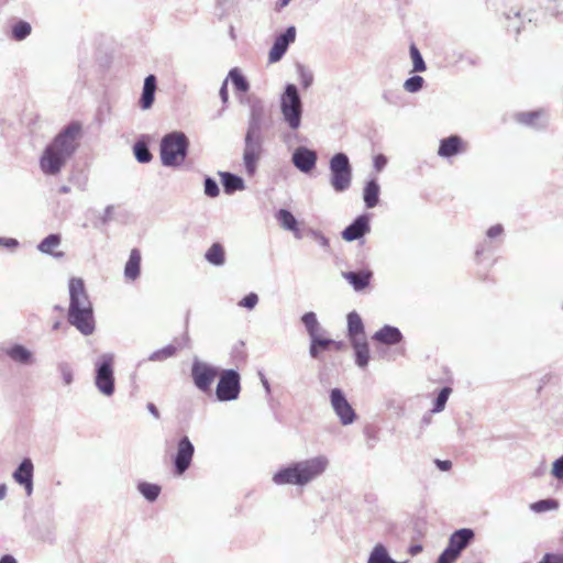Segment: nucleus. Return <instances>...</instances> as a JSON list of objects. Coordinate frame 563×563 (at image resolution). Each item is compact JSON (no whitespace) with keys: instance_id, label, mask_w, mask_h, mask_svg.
Segmentation results:
<instances>
[{"instance_id":"24","label":"nucleus","mask_w":563,"mask_h":563,"mask_svg":"<svg viewBox=\"0 0 563 563\" xmlns=\"http://www.w3.org/2000/svg\"><path fill=\"white\" fill-rule=\"evenodd\" d=\"M347 338L350 342L365 338V327L361 316L356 311L347 313Z\"/></svg>"},{"instance_id":"25","label":"nucleus","mask_w":563,"mask_h":563,"mask_svg":"<svg viewBox=\"0 0 563 563\" xmlns=\"http://www.w3.org/2000/svg\"><path fill=\"white\" fill-rule=\"evenodd\" d=\"M141 252L139 249H132L124 266V277L126 280L134 282L141 275Z\"/></svg>"},{"instance_id":"45","label":"nucleus","mask_w":563,"mask_h":563,"mask_svg":"<svg viewBox=\"0 0 563 563\" xmlns=\"http://www.w3.org/2000/svg\"><path fill=\"white\" fill-rule=\"evenodd\" d=\"M424 79L419 75H413L406 79L404 82V89L408 92L415 93L423 88Z\"/></svg>"},{"instance_id":"38","label":"nucleus","mask_w":563,"mask_h":563,"mask_svg":"<svg viewBox=\"0 0 563 563\" xmlns=\"http://www.w3.org/2000/svg\"><path fill=\"white\" fill-rule=\"evenodd\" d=\"M451 393H452L451 387H448V386L442 387L433 400V407L431 409V412L439 413V412L443 411Z\"/></svg>"},{"instance_id":"32","label":"nucleus","mask_w":563,"mask_h":563,"mask_svg":"<svg viewBox=\"0 0 563 563\" xmlns=\"http://www.w3.org/2000/svg\"><path fill=\"white\" fill-rule=\"evenodd\" d=\"M228 81L230 80L233 85V88L238 92H247L250 90V82L246 77L242 74L241 69L238 67H233L229 70L227 76Z\"/></svg>"},{"instance_id":"8","label":"nucleus","mask_w":563,"mask_h":563,"mask_svg":"<svg viewBox=\"0 0 563 563\" xmlns=\"http://www.w3.org/2000/svg\"><path fill=\"white\" fill-rule=\"evenodd\" d=\"M330 184L335 192L346 191L352 183V165L349 156L343 153L334 154L329 162Z\"/></svg>"},{"instance_id":"18","label":"nucleus","mask_w":563,"mask_h":563,"mask_svg":"<svg viewBox=\"0 0 563 563\" xmlns=\"http://www.w3.org/2000/svg\"><path fill=\"white\" fill-rule=\"evenodd\" d=\"M309 354L313 360H321V353L328 352L331 350L341 351L344 347V343L342 341H335L330 338H323L320 333L309 338Z\"/></svg>"},{"instance_id":"3","label":"nucleus","mask_w":563,"mask_h":563,"mask_svg":"<svg viewBox=\"0 0 563 563\" xmlns=\"http://www.w3.org/2000/svg\"><path fill=\"white\" fill-rule=\"evenodd\" d=\"M69 306L67 322L82 335H91L96 330L92 302L82 278L71 277L68 282Z\"/></svg>"},{"instance_id":"57","label":"nucleus","mask_w":563,"mask_h":563,"mask_svg":"<svg viewBox=\"0 0 563 563\" xmlns=\"http://www.w3.org/2000/svg\"><path fill=\"white\" fill-rule=\"evenodd\" d=\"M219 97L223 104H227L229 101V91H228V78H225L220 87Z\"/></svg>"},{"instance_id":"9","label":"nucleus","mask_w":563,"mask_h":563,"mask_svg":"<svg viewBox=\"0 0 563 563\" xmlns=\"http://www.w3.org/2000/svg\"><path fill=\"white\" fill-rule=\"evenodd\" d=\"M475 540V531L471 528H461L450 536L448 545L440 553L437 563H454Z\"/></svg>"},{"instance_id":"10","label":"nucleus","mask_w":563,"mask_h":563,"mask_svg":"<svg viewBox=\"0 0 563 563\" xmlns=\"http://www.w3.org/2000/svg\"><path fill=\"white\" fill-rule=\"evenodd\" d=\"M221 371L219 367L194 357L190 368V377L195 387L201 393L209 395L212 391V384L219 377Z\"/></svg>"},{"instance_id":"44","label":"nucleus","mask_w":563,"mask_h":563,"mask_svg":"<svg viewBox=\"0 0 563 563\" xmlns=\"http://www.w3.org/2000/svg\"><path fill=\"white\" fill-rule=\"evenodd\" d=\"M203 194L209 198H217L220 195V187L213 177L208 175L205 176Z\"/></svg>"},{"instance_id":"37","label":"nucleus","mask_w":563,"mask_h":563,"mask_svg":"<svg viewBox=\"0 0 563 563\" xmlns=\"http://www.w3.org/2000/svg\"><path fill=\"white\" fill-rule=\"evenodd\" d=\"M137 490L147 501L154 503L157 500L162 488L157 484L140 482L137 484Z\"/></svg>"},{"instance_id":"29","label":"nucleus","mask_w":563,"mask_h":563,"mask_svg":"<svg viewBox=\"0 0 563 563\" xmlns=\"http://www.w3.org/2000/svg\"><path fill=\"white\" fill-rule=\"evenodd\" d=\"M366 563H406L391 558L388 549L383 543H377L371 550Z\"/></svg>"},{"instance_id":"6","label":"nucleus","mask_w":563,"mask_h":563,"mask_svg":"<svg viewBox=\"0 0 563 563\" xmlns=\"http://www.w3.org/2000/svg\"><path fill=\"white\" fill-rule=\"evenodd\" d=\"M279 110L283 123L291 131L301 126L303 102L300 91L295 84H286L279 96Z\"/></svg>"},{"instance_id":"5","label":"nucleus","mask_w":563,"mask_h":563,"mask_svg":"<svg viewBox=\"0 0 563 563\" xmlns=\"http://www.w3.org/2000/svg\"><path fill=\"white\" fill-rule=\"evenodd\" d=\"M190 142L181 131L166 133L159 143V157L164 167H180L189 153Z\"/></svg>"},{"instance_id":"56","label":"nucleus","mask_w":563,"mask_h":563,"mask_svg":"<svg viewBox=\"0 0 563 563\" xmlns=\"http://www.w3.org/2000/svg\"><path fill=\"white\" fill-rule=\"evenodd\" d=\"M382 97L386 102L390 104H398L400 100L399 93L393 90H385Z\"/></svg>"},{"instance_id":"59","label":"nucleus","mask_w":563,"mask_h":563,"mask_svg":"<svg viewBox=\"0 0 563 563\" xmlns=\"http://www.w3.org/2000/svg\"><path fill=\"white\" fill-rule=\"evenodd\" d=\"M434 464L442 472H448L452 467V462L449 461V460H439V459H437V460H434Z\"/></svg>"},{"instance_id":"43","label":"nucleus","mask_w":563,"mask_h":563,"mask_svg":"<svg viewBox=\"0 0 563 563\" xmlns=\"http://www.w3.org/2000/svg\"><path fill=\"white\" fill-rule=\"evenodd\" d=\"M177 352V349L173 344H168L164 346L163 349L156 350L153 353L150 354L148 361L152 362H161L164 360H167L172 356H174Z\"/></svg>"},{"instance_id":"17","label":"nucleus","mask_w":563,"mask_h":563,"mask_svg":"<svg viewBox=\"0 0 563 563\" xmlns=\"http://www.w3.org/2000/svg\"><path fill=\"white\" fill-rule=\"evenodd\" d=\"M12 477L15 483L24 488L26 496H31L33 494L34 464L30 457H24L20 462L12 473Z\"/></svg>"},{"instance_id":"22","label":"nucleus","mask_w":563,"mask_h":563,"mask_svg":"<svg viewBox=\"0 0 563 563\" xmlns=\"http://www.w3.org/2000/svg\"><path fill=\"white\" fill-rule=\"evenodd\" d=\"M157 90V78L155 75L150 74L145 77L142 93L139 100L140 108L142 110H148L152 108L155 101V93Z\"/></svg>"},{"instance_id":"28","label":"nucleus","mask_w":563,"mask_h":563,"mask_svg":"<svg viewBox=\"0 0 563 563\" xmlns=\"http://www.w3.org/2000/svg\"><path fill=\"white\" fill-rule=\"evenodd\" d=\"M355 355V364L365 368L369 362V345L366 338H362V340L350 342Z\"/></svg>"},{"instance_id":"53","label":"nucleus","mask_w":563,"mask_h":563,"mask_svg":"<svg viewBox=\"0 0 563 563\" xmlns=\"http://www.w3.org/2000/svg\"><path fill=\"white\" fill-rule=\"evenodd\" d=\"M19 241L14 238L0 236V246L10 251H15L19 246Z\"/></svg>"},{"instance_id":"30","label":"nucleus","mask_w":563,"mask_h":563,"mask_svg":"<svg viewBox=\"0 0 563 563\" xmlns=\"http://www.w3.org/2000/svg\"><path fill=\"white\" fill-rule=\"evenodd\" d=\"M225 250L224 246L219 243L214 242L211 244V246L206 251L205 253V260L213 266L220 267L225 264Z\"/></svg>"},{"instance_id":"47","label":"nucleus","mask_w":563,"mask_h":563,"mask_svg":"<svg viewBox=\"0 0 563 563\" xmlns=\"http://www.w3.org/2000/svg\"><path fill=\"white\" fill-rule=\"evenodd\" d=\"M58 372L65 385H70L74 382V373L70 364L67 362H60L57 365Z\"/></svg>"},{"instance_id":"20","label":"nucleus","mask_w":563,"mask_h":563,"mask_svg":"<svg viewBox=\"0 0 563 563\" xmlns=\"http://www.w3.org/2000/svg\"><path fill=\"white\" fill-rule=\"evenodd\" d=\"M342 277L352 286L355 291L360 292L369 286L373 278V272L368 268L342 272Z\"/></svg>"},{"instance_id":"12","label":"nucleus","mask_w":563,"mask_h":563,"mask_svg":"<svg viewBox=\"0 0 563 563\" xmlns=\"http://www.w3.org/2000/svg\"><path fill=\"white\" fill-rule=\"evenodd\" d=\"M329 400L333 412L342 426H350L356 421L357 413L341 388H332L329 391Z\"/></svg>"},{"instance_id":"50","label":"nucleus","mask_w":563,"mask_h":563,"mask_svg":"<svg viewBox=\"0 0 563 563\" xmlns=\"http://www.w3.org/2000/svg\"><path fill=\"white\" fill-rule=\"evenodd\" d=\"M506 19L510 20L512 18L518 19L520 21L528 20V22L532 21V16L529 13H522L520 9L510 8L508 12L505 13Z\"/></svg>"},{"instance_id":"13","label":"nucleus","mask_w":563,"mask_h":563,"mask_svg":"<svg viewBox=\"0 0 563 563\" xmlns=\"http://www.w3.org/2000/svg\"><path fill=\"white\" fill-rule=\"evenodd\" d=\"M195 445L187 435H183L176 448V453L172 459L173 472L176 476L184 475L192 463Z\"/></svg>"},{"instance_id":"15","label":"nucleus","mask_w":563,"mask_h":563,"mask_svg":"<svg viewBox=\"0 0 563 563\" xmlns=\"http://www.w3.org/2000/svg\"><path fill=\"white\" fill-rule=\"evenodd\" d=\"M318 154L314 150L300 145L291 154V163L303 174H310L317 166Z\"/></svg>"},{"instance_id":"36","label":"nucleus","mask_w":563,"mask_h":563,"mask_svg":"<svg viewBox=\"0 0 563 563\" xmlns=\"http://www.w3.org/2000/svg\"><path fill=\"white\" fill-rule=\"evenodd\" d=\"M301 323L303 324L309 338L320 333L322 328L318 321L317 314L312 311L306 312L300 318Z\"/></svg>"},{"instance_id":"26","label":"nucleus","mask_w":563,"mask_h":563,"mask_svg":"<svg viewBox=\"0 0 563 563\" xmlns=\"http://www.w3.org/2000/svg\"><path fill=\"white\" fill-rule=\"evenodd\" d=\"M223 190L227 195H233L235 191L245 189L244 179L230 172H219Z\"/></svg>"},{"instance_id":"34","label":"nucleus","mask_w":563,"mask_h":563,"mask_svg":"<svg viewBox=\"0 0 563 563\" xmlns=\"http://www.w3.org/2000/svg\"><path fill=\"white\" fill-rule=\"evenodd\" d=\"M133 154L135 159L141 164H147L153 159V155L150 151L148 142L141 137L133 145Z\"/></svg>"},{"instance_id":"51","label":"nucleus","mask_w":563,"mask_h":563,"mask_svg":"<svg viewBox=\"0 0 563 563\" xmlns=\"http://www.w3.org/2000/svg\"><path fill=\"white\" fill-rule=\"evenodd\" d=\"M551 474L556 479L563 482V455L558 457L552 465Z\"/></svg>"},{"instance_id":"61","label":"nucleus","mask_w":563,"mask_h":563,"mask_svg":"<svg viewBox=\"0 0 563 563\" xmlns=\"http://www.w3.org/2000/svg\"><path fill=\"white\" fill-rule=\"evenodd\" d=\"M432 413L433 412L430 411V412H427V413L423 415V417L421 418V421H420L421 428L428 427L431 423V421H432Z\"/></svg>"},{"instance_id":"41","label":"nucleus","mask_w":563,"mask_h":563,"mask_svg":"<svg viewBox=\"0 0 563 563\" xmlns=\"http://www.w3.org/2000/svg\"><path fill=\"white\" fill-rule=\"evenodd\" d=\"M409 54L412 60V70L416 73H422L427 69V65L424 63V59L419 51V48L416 46V44H411L409 47Z\"/></svg>"},{"instance_id":"46","label":"nucleus","mask_w":563,"mask_h":563,"mask_svg":"<svg viewBox=\"0 0 563 563\" xmlns=\"http://www.w3.org/2000/svg\"><path fill=\"white\" fill-rule=\"evenodd\" d=\"M540 115H541L540 111L520 112L516 115V119L521 124H525L528 126H534L536 121L540 118Z\"/></svg>"},{"instance_id":"54","label":"nucleus","mask_w":563,"mask_h":563,"mask_svg":"<svg viewBox=\"0 0 563 563\" xmlns=\"http://www.w3.org/2000/svg\"><path fill=\"white\" fill-rule=\"evenodd\" d=\"M387 157L384 154H377L373 158V165L376 172H382L387 165Z\"/></svg>"},{"instance_id":"58","label":"nucleus","mask_w":563,"mask_h":563,"mask_svg":"<svg viewBox=\"0 0 563 563\" xmlns=\"http://www.w3.org/2000/svg\"><path fill=\"white\" fill-rule=\"evenodd\" d=\"M113 209H114V207L112 205H109L104 208L103 214L100 218V221L102 224H108L111 221Z\"/></svg>"},{"instance_id":"42","label":"nucleus","mask_w":563,"mask_h":563,"mask_svg":"<svg viewBox=\"0 0 563 563\" xmlns=\"http://www.w3.org/2000/svg\"><path fill=\"white\" fill-rule=\"evenodd\" d=\"M559 508V501L554 498L540 499L530 505V509L537 514Z\"/></svg>"},{"instance_id":"64","label":"nucleus","mask_w":563,"mask_h":563,"mask_svg":"<svg viewBox=\"0 0 563 563\" xmlns=\"http://www.w3.org/2000/svg\"><path fill=\"white\" fill-rule=\"evenodd\" d=\"M460 59L461 60L465 59L470 65H473V66L477 65V57L461 55Z\"/></svg>"},{"instance_id":"31","label":"nucleus","mask_w":563,"mask_h":563,"mask_svg":"<svg viewBox=\"0 0 563 563\" xmlns=\"http://www.w3.org/2000/svg\"><path fill=\"white\" fill-rule=\"evenodd\" d=\"M275 219L279 225L287 231L297 232L298 221L295 216L288 209H279L275 212Z\"/></svg>"},{"instance_id":"62","label":"nucleus","mask_w":563,"mask_h":563,"mask_svg":"<svg viewBox=\"0 0 563 563\" xmlns=\"http://www.w3.org/2000/svg\"><path fill=\"white\" fill-rule=\"evenodd\" d=\"M0 563H18V562L13 555L4 554L0 558Z\"/></svg>"},{"instance_id":"33","label":"nucleus","mask_w":563,"mask_h":563,"mask_svg":"<svg viewBox=\"0 0 563 563\" xmlns=\"http://www.w3.org/2000/svg\"><path fill=\"white\" fill-rule=\"evenodd\" d=\"M62 242V238L57 233L48 234L46 238H44L37 245V250L41 253L53 255L55 257L63 256V253H53V249L57 247Z\"/></svg>"},{"instance_id":"4","label":"nucleus","mask_w":563,"mask_h":563,"mask_svg":"<svg viewBox=\"0 0 563 563\" xmlns=\"http://www.w3.org/2000/svg\"><path fill=\"white\" fill-rule=\"evenodd\" d=\"M329 464L325 456L319 455L299 462H292L279 468L273 475L276 485L305 486L320 476Z\"/></svg>"},{"instance_id":"39","label":"nucleus","mask_w":563,"mask_h":563,"mask_svg":"<svg viewBox=\"0 0 563 563\" xmlns=\"http://www.w3.org/2000/svg\"><path fill=\"white\" fill-rule=\"evenodd\" d=\"M296 71L303 89H308L313 84V73L301 63L296 64Z\"/></svg>"},{"instance_id":"49","label":"nucleus","mask_w":563,"mask_h":563,"mask_svg":"<svg viewBox=\"0 0 563 563\" xmlns=\"http://www.w3.org/2000/svg\"><path fill=\"white\" fill-rule=\"evenodd\" d=\"M258 303V296L255 292H250L246 296H244L240 301L239 306L246 308L249 310H253L256 305Z\"/></svg>"},{"instance_id":"16","label":"nucleus","mask_w":563,"mask_h":563,"mask_svg":"<svg viewBox=\"0 0 563 563\" xmlns=\"http://www.w3.org/2000/svg\"><path fill=\"white\" fill-rule=\"evenodd\" d=\"M371 232V214L362 213L357 216L341 233L346 242H353L364 238Z\"/></svg>"},{"instance_id":"7","label":"nucleus","mask_w":563,"mask_h":563,"mask_svg":"<svg viewBox=\"0 0 563 563\" xmlns=\"http://www.w3.org/2000/svg\"><path fill=\"white\" fill-rule=\"evenodd\" d=\"M93 383L98 391L104 397L114 395V355L112 353H103L95 361Z\"/></svg>"},{"instance_id":"19","label":"nucleus","mask_w":563,"mask_h":563,"mask_svg":"<svg viewBox=\"0 0 563 563\" xmlns=\"http://www.w3.org/2000/svg\"><path fill=\"white\" fill-rule=\"evenodd\" d=\"M464 152V142L460 135L453 134L440 140L438 155L451 158Z\"/></svg>"},{"instance_id":"63","label":"nucleus","mask_w":563,"mask_h":563,"mask_svg":"<svg viewBox=\"0 0 563 563\" xmlns=\"http://www.w3.org/2000/svg\"><path fill=\"white\" fill-rule=\"evenodd\" d=\"M290 0H278L275 4V10L277 12L282 11L285 7L289 4Z\"/></svg>"},{"instance_id":"14","label":"nucleus","mask_w":563,"mask_h":563,"mask_svg":"<svg viewBox=\"0 0 563 563\" xmlns=\"http://www.w3.org/2000/svg\"><path fill=\"white\" fill-rule=\"evenodd\" d=\"M296 27L288 26L283 33L278 34L268 52V62L275 64L279 62L287 53L288 47L296 41Z\"/></svg>"},{"instance_id":"27","label":"nucleus","mask_w":563,"mask_h":563,"mask_svg":"<svg viewBox=\"0 0 563 563\" xmlns=\"http://www.w3.org/2000/svg\"><path fill=\"white\" fill-rule=\"evenodd\" d=\"M380 186L376 178L366 181L363 189V200L367 209L375 208L379 202Z\"/></svg>"},{"instance_id":"2","label":"nucleus","mask_w":563,"mask_h":563,"mask_svg":"<svg viewBox=\"0 0 563 563\" xmlns=\"http://www.w3.org/2000/svg\"><path fill=\"white\" fill-rule=\"evenodd\" d=\"M268 129L264 102L256 98L250 103L247 128L244 137L243 164L249 176L257 169L263 153L264 132Z\"/></svg>"},{"instance_id":"35","label":"nucleus","mask_w":563,"mask_h":563,"mask_svg":"<svg viewBox=\"0 0 563 563\" xmlns=\"http://www.w3.org/2000/svg\"><path fill=\"white\" fill-rule=\"evenodd\" d=\"M32 33L31 24L25 20H18L11 27V38L21 42L29 37Z\"/></svg>"},{"instance_id":"60","label":"nucleus","mask_w":563,"mask_h":563,"mask_svg":"<svg viewBox=\"0 0 563 563\" xmlns=\"http://www.w3.org/2000/svg\"><path fill=\"white\" fill-rule=\"evenodd\" d=\"M146 408H147L148 412H150V413H151L155 419H159L161 415H159V411H158L157 407L155 406V404H153V402H147Z\"/></svg>"},{"instance_id":"1","label":"nucleus","mask_w":563,"mask_h":563,"mask_svg":"<svg viewBox=\"0 0 563 563\" xmlns=\"http://www.w3.org/2000/svg\"><path fill=\"white\" fill-rule=\"evenodd\" d=\"M81 136L82 124L79 121L65 125L45 146L40 157L42 173L46 176L58 175L78 150Z\"/></svg>"},{"instance_id":"40","label":"nucleus","mask_w":563,"mask_h":563,"mask_svg":"<svg viewBox=\"0 0 563 563\" xmlns=\"http://www.w3.org/2000/svg\"><path fill=\"white\" fill-rule=\"evenodd\" d=\"M498 245L495 244V242L490 241V240H483L482 242H479L477 245H476V249H475V260L477 262H481L482 258L485 256V255H492L494 254V252L496 251Z\"/></svg>"},{"instance_id":"55","label":"nucleus","mask_w":563,"mask_h":563,"mask_svg":"<svg viewBox=\"0 0 563 563\" xmlns=\"http://www.w3.org/2000/svg\"><path fill=\"white\" fill-rule=\"evenodd\" d=\"M538 563H563V554L545 553Z\"/></svg>"},{"instance_id":"52","label":"nucleus","mask_w":563,"mask_h":563,"mask_svg":"<svg viewBox=\"0 0 563 563\" xmlns=\"http://www.w3.org/2000/svg\"><path fill=\"white\" fill-rule=\"evenodd\" d=\"M504 234V227L501 224H494L486 231V239L494 242V240L503 236Z\"/></svg>"},{"instance_id":"11","label":"nucleus","mask_w":563,"mask_h":563,"mask_svg":"<svg viewBox=\"0 0 563 563\" xmlns=\"http://www.w3.org/2000/svg\"><path fill=\"white\" fill-rule=\"evenodd\" d=\"M241 393V376L236 369H221L216 387V399L220 402L236 400Z\"/></svg>"},{"instance_id":"23","label":"nucleus","mask_w":563,"mask_h":563,"mask_svg":"<svg viewBox=\"0 0 563 563\" xmlns=\"http://www.w3.org/2000/svg\"><path fill=\"white\" fill-rule=\"evenodd\" d=\"M4 354L15 363L21 365H31L34 362L32 351L23 344L14 343L4 350Z\"/></svg>"},{"instance_id":"21","label":"nucleus","mask_w":563,"mask_h":563,"mask_svg":"<svg viewBox=\"0 0 563 563\" xmlns=\"http://www.w3.org/2000/svg\"><path fill=\"white\" fill-rule=\"evenodd\" d=\"M372 340L384 345H397L404 340V335L399 328L385 324L372 335Z\"/></svg>"},{"instance_id":"48","label":"nucleus","mask_w":563,"mask_h":563,"mask_svg":"<svg viewBox=\"0 0 563 563\" xmlns=\"http://www.w3.org/2000/svg\"><path fill=\"white\" fill-rule=\"evenodd\" d=\"M308 235L311 236L325 251L330 249V241L321 231L309 229Z\"/></svg>"}]
</instances>
